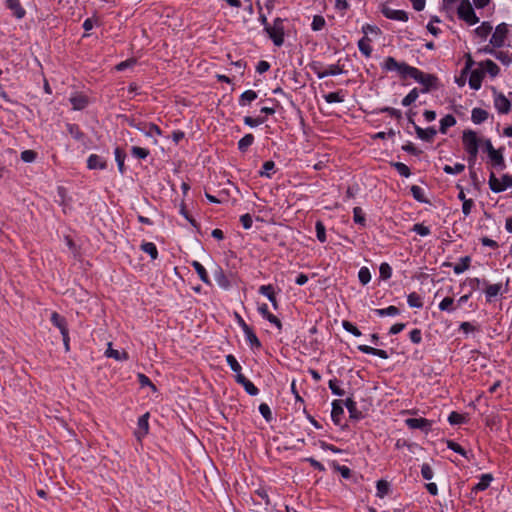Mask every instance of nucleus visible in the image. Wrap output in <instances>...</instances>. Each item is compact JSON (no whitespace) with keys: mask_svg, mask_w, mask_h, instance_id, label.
I'll list each match as a JSON object with an SVG mask.
<instances>
[{"mask_svg":"<svg viewBox=\"0 0 512 512\" xmlns=\"http://www.w3.org/2000/svg\"><path fill=\"white\" fill-rule=\"evenodd\" d=\"M5 5L17 19L25 17L26 10L21 5L20 0H6Z\"/></svg>","mask_w":512,"mask_h":512,"instance_id":"6e6552de","label":"nucleus"},{"mask_svg":"<svg viewBox=\"0 0 512 512\" xmlns=\"http://www.w3.org/2000/svg\"><path fill=\"white\" fill-rule=\"evenodd\" d=\"M471 263V258L469 256L462 257L460 259V262L454 265L453 271L455 274L459 275L465 272L469 267Z\"/></svg>","mask_w":512,"mask_h":512,"instance_id":"c756f323","label":"nucleus"},{"mask_svg":"<svg viewBox=\"0 0 512 512\" xmlns=\"http://www.w3.org/2000/svg\"><path fill=\"white\" fill-rule=\"evenodd\" d=\"M494 105L497 111L502 114L508 113L511 109V102L503 94L495 96Z\"/></svg>","mask_w":512,"mask_h":512,"instance_id":"9b49d317","label":"nucleus"},{"mask_svg":"<svg viewBox=\"0 0 512 512\" xmlns=\"http://www.w3.org/2000/svg\"><path fill=\"white\" fill-rule=\"evenodd\" d=\"M253 142L254 136L252 134H246L238 141V149L241 152H246Z\"/></svg>","mask_w":512,"mask_h":512,"instance_id":"f704fd0d","label":"nucleus"},{"mask_svg":"<svg viewBox=\"0 0 512 512\" xmlns=\"http://www.w3.org/2000/svg\"><path fill=\"white\" fill-rule=\"evenodd\" d=\"M405 423L410 429H419L425 433L431 430L432 425V422L426 418H408Z\"/></svg>","mask_w":512,"mask_h":512,"instance_id":"423d86ee","label":"nucleus"},{"mask_svg":"<svg viewBox=\"0 0 512 512\" xmlns=\"http://www.w3.org/2000/svg\"><path fill=\"white\" fill-rule=\"evenodd\" d=\"M488 184H489L490 189L495 193L504 191V187L502 185V179L497 178L494 173L490 174Z\"/></svg>","mask_w":512,"mask_h":512,"instance_id":"cd10ccee","label":"nucleus"},{"mask_svg":"<svg viewBox=\"0 0 512 512\" xmlns=\"http://www.w3.org/2000/svg\"><path fill=\"white\" fill-rule=\"evenodd\" d=\"M488 157L494 167H496V168H504L505 167L504 157H503L502 151L500 149H495L494 151H490V153H488Z\"/></svg>","mask_w":512,"mask_h":512,"instance_id":"a211bd4d","label":"nucleus"},{"mask_svg":"<svg viewBox=\"0 0 512 512\" xmlns=\"http://www.w3.org/2000/svg\"><path fill=\"white\" fill-rule=\"evenodd\" d=\"M488 118V112L482 108H474L471 113V120L475 124H481Z\"/></svg>","mask_w":512,"mask_h":512,"instance_id":"bb28decb","label":"nucleus"},{"mask_svg":"<svg viewBox=\"0 0 512 512\" xmlns=\"http://www.w3.org/2000/svg\"><path fill=\"white\" fill-rule=\"evenodd\" d=\"M343 404L346 406L350 418L359 420L363 417L362 413L357 409L356 402L352 398H347Z\"/></svg>","mask_w":512,"mask_h":512,"instance_id":"412c9836","label":"nucleus"},{"mask_svg":"<svg viewBox=\"0 0 512 512\" xmlns=\"http://www.w3.org/2000/svg\"><path fill=\"white\" fill-rule=\"evenodd\" d=\"M416 134L420 139L424 141H432L435 135L437 134V131L433 127H429L426 129L416 127Z\"/></svg>","mask_w":512,"mask_h":512,"instance_id":"5701e85b","label":"nucleus"},{"mask_svg":"<svg viewBox=\"0 0 512 512\" xmlns=\"http://www.w3.org/2000/svg\"><path fill=\"white\" fill-rule=\"evenodd\" d=\"M376 488H377V496L382 498L389 491V483L385 480H379V481H377Z\"/></svg>","mask_w":512,"mask_h":512,"instance_id":"3c124183","label":"nucleus"},{"mask_svg":"<svg viewBox=\"0 0 512 512\" xmlns=\"http://www.w3.org/2000/svg\"><path fill=\"white\" fill-rule=\"evenodd\" d=\"M447 443V447L451 450H453L454 452L462 455L463 457H467V452L456 442L452 441V440H447L446 441Z\"/></svg>","mask_w":512,"mask_h":512,"instance_id":"69168bd1","label":"nucleus"},{"mask_svg":"<svg viewBox=\"0 0 512 512\" xmlns=\"http://www.w3.org/2000/svg\"><path fill=\"white\" fill-rule=\"evenodd\" d=\"M328 386L334 395L343 396L345 394L344 390L340 388L337 378L330 379Z\"/></svg>","mask_w":512,"mask_h":512,"instance_id":"09e8293b","label":"nucleus"},{"mask_svg":"<svg viewBox=\"0 0 512 512\" xmlns=\"http://www.w3.org/2000/svg\"><path fill=\"white\" fill-rule=\"evenodd\" d=\"M455 124H456L455 117L451 114H448L440 120V129L439 130L442 134H445L447 132V129L454 126Z\"/></svg>","mask_w":512,"mask_h":512,"instance_id":"c85d7f7f","label":"nucleus"},{"mask_svg":"<svg viewBox=\"0 0 512 512\" xmlns=\"http://www.w3.org/2000/svg\"><path fill=\"white\" fill-rule=\"evenodd\" d=\"M259 313L268 320L271 324L275 325L279 330L282 329V323L281 321L273 314H271L268 310V306L266 304H262L258 308Z\"/></svg>","mask_w":512,"mask_h":512,"instance_id":"2eb2a0df","label":"nucleus"},{"mask_svg":"<svg viewBox=\"0 0 512 512\" xmlns=\"http://www.w3.org/2000/svg\"><path fill=\"white\" fill-rule=\"evenodd\" d=\"M283 19L276 18L273 21V25H269V27L265 30L268 34L269 38L273 41L276 46H281L284 42V25Z\"/></svg>","mask_w":512,"mask_h":512,"instance_id":"20e7f679","label":"nucleus"},{"mask_svg":"<svg viewBox=\"0 0 512 512\" xmlns=\"http://www.w3.org/2000/svg\"><path fill=\"white\" fill-rule=\"evenodd\" d=\"M380 277L384 280H387L392 275V268L388 263H382L379 268Z\"/></svg>","mask_w":512,"mask_h":512,"instance_id":"e2e57ef3","label":"nucleus"},{"mask_svg":"<svg viewBox=\"0 0 512 512\" xmlns=\"http://www.w3.org/2000/svg\"><path fill=\"white\" fill-rule=\"evenodd\" d=\"M236 381L243 386L244 390L251 396H255L259 393L258 388L248 380L243 374L236 375Z\"/></svg>","mask_w":512,"mask_h":512,"instance_id":"f8f14e48","label":"nucleus"},{"mask_svg":"<svg viewBox=\"0 0 512 512\" xmlns=\"http://www.w3.org/2000/svg\"><path fill=\"white\" fill-rule=\"evenodd\" d=\"M259 412L266 421H270L272 419L271 409L266 403H261L259 405Z\"/></svg>","mask_w":512,"mask_h":512,"instance_id":"774afa93","label":"nucleus"},{"mask_svg":"<svg viewBox=\"0 0 512 512\" xmlns=\"http://www.w3.org/2000/svg\"><path fill=\"white\" fill-rule=\"evenodd\" d=\"M479 66L481 67V70H483L484 72H487L488 74L491 75V77H495L499 74V67L498 65L493 62L492 60H485V61H482L479 63Z\"/></svg>","mask_w":512,"mask_h":512,"instance_id":"aec40b11","label":"nucleus"},{"mask_svg":"<svg viewBox=\"0 0 512 512\" xmlns=\"http://www.w3.org/2000/svg\"><path fill=\"white\" fill-rule=\"evenodd\" d=\"M342 327L344 328L345 331L353 334L356 337H359L362 335L361 331L355 325H353L351 322H349L347 320H344L342 322Z\"/></svg>","mask_w":512,"mask_h":512,"instance_id":"6e6d98bb","label":"nucleus"},{"mask_svg":"<svg viewBox=\"0 0 512 512\" xmlns=\"http://www.w3.org/2000/svg\"><path fill=\"white\" fill-rule=\"evenodd\" d=\"M358 349L364 354L377 356L381 359H388L389 357L388 353L385 350L374 348L368 345H359Z\"/></svg>","mask_w":512,"mask_h":512,"instance_id":"f3484780","label":"nucleus"},{"mask_svg":"<svg viewBox=\"0 0 512 512\" xmlns=\"http://www.w3.org/2000/svg\"><path fill=\"white\" fill-rule=\"evenodd\" d=\"M149 153H150L149 150L146 148H142V147H138V146H133L131 148L132 156H134L135 158H138V159H146L149 156Z\"/></svg>","mask_w":512,"mask_h":512,"instance_id":"49530a36","label":"nucleus"},{"mask_svg":"<svg viewBox=\"0 0 512 512\" xmlns=\"http://www.w3.org/2000/svg\"><path fill=\"white\" fill-rule=\"evenodd\" d=\"M392 165L401 176L406 178L410 176V169L406 164L402 162H395Z\"/></svg>","mask_w":512,"mask_h":512,"instance_id":"5fc2aeb1","label":"nucleus"},{"mask_svg":"<svg viewBox=\"0 0 512 512\" xmlns=\"http://www.w3.org/2000/svg\"><path fill=\"white\" fill-rule=\"evenodd\" d=\"M259 293L269 299L274 309L278 308V302L272 285L269 284L260 286Z\"/></svg>","mask_w":512,"mask_h":512,"instance_id":"dca6fc26","label":"nucleus"},{"mask_svg":"<svg viewBox=\"0 0 512 512\" xmlns=\"http://www.w3.org/2000/svg\"><path fill=\"white\" fill-rule=\"evenodd\" d=\"M274 167H275V163L273 161H271V160L266 161L263 164L262 169L259 172L260 176L270 178L271 177L270 171L273 170Z\"/></svg>","mask_w":512,"mask_h":512,"instance_id":"680f3d73","label":"nucleus"},{"mask_svg":"<svg viewBox=\"0 0 512 512\" xmlns=\"http://www.w3.org/2000/svg\"><path fill=\"white\" fill-rule=\"evenodd\" d=\"M343 73V67L339 64H331L325 67V73L324 75L328 76H336Z\"/></svg>","mask_w":512,"mask_h":512,"instance_id":"8fccbe9b","label":"nucleus"},{"mask_svg":"<svg viewBox=\"0 0 512 512\" xmlns=\"http://www.w3.org/2000/svg\"><path fill=\"white\" fill-rule=\"evenodd\" d=\"M353 218L355 223H358L362 226L365 225V216L363 210L360 207H355L353 209Z\"/></svg>","mask_w":512,"mask_h":512,"instance_id":"0e129e2a","label":"nucleus"},{"mask_svg":"<svg viewBox=\"0 0 512 512\" xmlns=\"http://www.w3.org/2000/svg\"><path fill=\"white\" fill-rule=\"evenodd\" d=\"M70 102L75 110H82L88 105V98L83 94H75L70 97Z\"/></svg>","mask_w":512,"mask_h":512,"instance_id":"4be33fe9","label":"nucleus"},{"mask_svg":"<svg viewBox=\"0 0 512 512\" xmlns=\"http://www.w3.org/2000/svg\"><path fill=\"white\" fill-rule=\"evenodd\" d=\"M344 413L343 409V401L342 400H334L332 402V411H331V418L335 424H340L341 417Z\"/></svg>","mask_w":512,"mask_h":512,"instance_id":"4468645a","label":"nucleus"},{"mask_svg":"<svg viewBox=\"0 0 512 512\" xmlns=\"http://www.w3.org/2000/svg\"><path fill=\"white\" fill-rule=\"evenodd\" d=\"M484 77V71L481 69H476L471 71L469 77V86L473 90H479L482 85V80Z\"/></svg>","mask_w":512,"mask_h":512,"instance_id":"ddd939ff","label":"nucleus"},{"mask_svg":"<svg viewBox=\"0 0 512 512\" xmlns=\"http://www.w3.org/2000/svg\"><path fill=\"white\" fill-rule=\"evenodd\" d=\"M491 481L492 476L490 474H484L482 475L480 481L473 487V490L484 491L489 487Z\"/></svg>","mask_w":512,"mask_h":512,"instance_id":"58836bf2","label":"nucleus"},{"mask_svg":"<svg viewBox=\"0 0 512 512\" xmlns=\"http://www.w3.org/2000/svg\"><path fill=\"white\" fill-rule=\"evenodd\" d=\"M421 475L425 480H431L434 476L432 467L427 463L422 464Z\"/></svg>","mask_w":512,"mask_h":512,"instance_id":"338daca9","label":"nucleus"},{"mask_svg":"<svg viewBox=\"0 0 512 512\" xmlns=\"http://www.w3.org/2000/svg\"><path fill=\"white\" fill-rule=\"evenodd\" d=\"M457 307L454 305V299L451 297H445L440 303H439V309L441 311H447V312H453L456 310Z\"/></svg>","mask_w":512,"mask_h":512,"instance_id":"a19ab883","label":"nucleus"},{"mask_svg":"<svg viewBox=\"0 0 512 512\" xmlns=\"http://www.w3.org/2000/svg\"><path fill=\"white\" fill-rule=\"evenodd\" d=\"M226 363L228 364L232 371L237 373V375L241 374V365L238 363L237 359L232 354L226 355Z\"/></svg>","mask_w":512,"mask_h":512,"instance_id":"79ce46f5","label":"nucleus"},{"mask_svg":"<svg viewBox=\"0 0 512 512\" xmlns=\"http://www.w3.org/2000/svg\"><path fill=\"white\" fill-rule=\"evenodd\" d=\"M399 309L396 306H389L387 308L383 309H375L374 313L377 314L380 317L385 316H396L399 314Z\"/></svg>","mask_w":512,"mask_h":512,"instance_id":"ea45409f","label":"nucleus"},{"mask_svg":"<svg viewBox=\"0 0 512 512\" xmlns=\"http://www.w3.org/2000/svg\"><path fill=\"white\" fill-rule=\"evenodd\" d=\"M141 250L144 251L145 253L149 254L152 260H155L158 257L157 247L152 242H144L141 245Z\"/></svg>","mask_w":512,"mask_h":512,"instance_id":"c9c22d12","label":"nucleus"},{"mask_svg":"<svg viewBox=\"0 0 512 512\" xmlns=\"http://www.w3.org/2000/svg\"><path fill=\"white\" fill-rule=\"evenodd\" d=\"M358 49L364 54L366 57H370L372 53V47L370 45V39L368 37H363L358 41Z\"/></svg>","mask_w":512,"mask_h":512,"instance_id":"72a5a7b5","label":"nucleus"},{"mask_svg":"<svg viewBox=\"0 0 512 512\" xmlns=\"http://www.w3.org/2000/svg\"><path fill=\"white\" fill-rule=\"evenodd\" d=\"M51 322L60 330L63 339L66 340L68 338V328L65 319L57 312H53L51 315Z\"/></svg>","mask_w":512,"mask_h":512,"instance_id":"9d476101","label":"nucleus"},{"mask_svg":"<svg viewBox=\"0 0 512 512\" xmlns=\"http://www.w3.org/2000/svg\"><path fill=\"white\" fill-rule=\"evenodd\" d=\"M407 303L412 308H421L423 306L422 297L416 292H412L408 295Z\"/></svg>","mask_w":512,"mask_h":512,"instance_id":"4c0bfd02","label":"nucleus"},{"mask_svg":"<svg viewBox=\"0 0 512 512\" xmlns=\"http://www.w3.org/2000/svg\"><path fill=\"white\" fill-rule=\"evenodd\" d=\"M411 193L415 200H417L421 203L427 202L424 197V190L420 186H418V185L411 186Z\"/></svg>","mask_w":512,"mask_h":512,"instance_id":"de8ad7c7","label":"nucleus"},{"mask_svg":"<svg viewBox=\"0 0 512 512\" xmlns=\"http://www.w3.org/2000/svg\"><path fill=\"white\" fill-rule=\"evenodd\" d=\"M492 30H493V26L491 25V23L484 21L481 23L480 26H478L474 30V32L479 38L486 39L489 36V34L492 32Z\"/></svg>","mask_w":512,"mask_h":512,"instance_id":"393cba45","label":"nucleus"},{"mask_svg":"<svg viewBox=\"0 0 512 512\" xmlns=\"http://www.w3.org/2000/svg\"><path fill=\"white\" fill-rule=\"evenodd\" d=\"M419 96V92L417 88L412 89L403 99H402V105L407 107L414 103Z\"/></svg>","mask_w":512,"mask_h":512,"instance_id":"c03bdc74","label":"nucleus"},{"mask_svg":"<svg viewBox=\"0 0 512 512\" xmlns=\"http://www.w3.org/2000/svg\"><path fill=\"white\" fill-rule=\"evenodd\" d=\"M502 288V284H490L486 287L485 295L488 301H491L492 298L496 297Z\"/></svg>","mask_w":512,"mask_h":512,"instance_id":"e433bc0d","label":"nucleus"},{"mask_svg":"<svg viewBox=\"0 0 512 512\" xmlns=\"http://www.w3.org/2000/svg\"><path fill=\"white\" fill-rule=\"evenodd\" d=\"M412 231L423 237L428 236L430 234V228L422 223L414 224L412 227Z\"/></svg>","mask_w":512,"mask_h":512,"instance_id":"4d7b16f0","label":"nucleus"},{"mask_svg":"<svg viewBox=\"0 0 512 512\" xmlns=\"http://www.w3.org/2000/svg\"><path fill=\"white\" fill-rule=\"evenodd\" d=\"M382 68L387 71H397L401 77H410L419 84L423 85V93L429 92L436 87L437 77L432 74L424 73L416 67H412L405 62H397L395 58L389 56L384 60Z\"/></svg>","mask_w":512,"mask_h":512,"instance_id":"f257e3e1","label":"nucleus"},{"mask_svg":"<svg viewBox=\"0 0 512 512\" xmlns=\"http://www.w3.org/2000/svg\"><path fill=\"white\" fill-rule=\"evenodd\" d=\"M509 33V27L506 23H501L496 26L491 38L490 44L493 47H502L505 44V40L507 39Z\"/></svg>","mask_w":512,"mask_h":512,"instance_id":"39448f33","label":"nucleus"},{"mask_svg":"<svg viewBox=\"0 0 512 512\" xmlns=\"http://www.w3.org/2000/svg\"><path fill=\"white\" fill-rule=\"evenodd\" d=\"M495 57L504 65H510L512 63V55L508 52L497 51V53H495Z\"/></svg>","mask_w":512,"mask_h":512,"instance_id":"13d9d810","label":"nucleus"},{"mask_svg":"<svg viewBox=\"0 0 512 512\" xmlns=\"http://www.w3.org/2000/svg\"><path fill=\"white\" fill-rule=\"evenodd\" d=\"M148 418L149 414L146 413L139 417L138 423H137V429L135 430V436L138 440H141L145 435H147L149 430V424H148Z\"/></svg>","mask_w":512,"mask_h":512,"instance_id":"1a4fd4ad","label":"nucleus"},{"mask_svg":"<svg viewBox=\"0 0 512 512\" xmlns=\"http://www.w3.org/2000/svg\"><path fill=\"white\" fill-rule=\"evenodd\" d=\"M458 17L465 21L468 25H475L479 22V18L474 12V9L469 0H459L457 7Z\"/></svg>","mask_w":512,"mask_h":512,"instance_id":"7ed1b4c3","label":"nucleus"},{"mask_svg":"<svg viewBox=\"0 0 512 512\" xmlns=\"http://www.w3.org/2000/svg\"><path fill=\"white\" fill-rule=\"evenodd\" d=\"M87 166L89 169L103 170L106 168V161L102 157H100L96 154H91L88 157Z\"/></svg>","mask_w":512,"mask_h":512,"instance_id":"6ab92c4d","label":"nucleus"},{"mask_svg":"<svg viewBox=\"0 0 512 512\" xmlns=\"http://www.w3.org/2000/svg\"><path fill=\"white\" fill-rule=\"evenodd\" d=\"M106 355L107 357L114 358L119 361L128 359V354L125 351H118L113 349L111 343L108 344Z\"/></svg>","mask_w":512,"mask_h":512,"instance_id":"473e14b6","label":"nucleus"},{"mask_svg":"<svg viewBox=\"0 0 512 512\" xmlns=\"http://www.w3.org/2000/svg\"><path fill=\"white\" fill-rule=\"evenodd\" d=\"M448 421L451 425L462 424L465 421V416L455 411L451 412Z\"/></svg>","mask_w":512,"mask_h":512,"instance_id":"052dcab7","label":"nucleus"},{"mask_svg":"<svg viewBox=\"0 0 512 512\" xmlns=\"http://www.w3.org/2000/svg\"><path fill=\"white\" fill-rule=\"evenodd\" d=\"M191 265L197 272L201 281L205 284H210V279H209L208 273H207L206 269L204 268V266L196 260L192 261Z\"/></svg>","mask_w":512,"mask_h":512,"instance_id":"a878e982","label":"nucleus"},{"mask_svg":"<svg viewBox=\"0 0 512 512\" xmlns=\"http://www.w3.org/2000/svg\"><path fill=\"white\" fill-rule=\"evenodd\" d=\"M324 99L327 103H341L344 101L343 96L340 95V92H330L324 95Z\"/></svg>","mask_w":512,"mask_h":512,"instance_id":"864d4df0","label":"nucleus"},{"mask_svg":"<svg viewBox=\"0 0 512 512\" xmlns=\"http://www.w3.org/2000/svg\"><path fill=\"white\" fill-rule=\"evenodd\" d=\"M358 278L363 285L368 284L371 280V273L369 269L367 267L360 268L358 272Z\"/></svg>","mask_w":512,"mask_h":512,"instance_id":"603ef678","label":"nucleus"},{"mask_svg":"<svg viewBox=\"0 0 512 512\" xmlns=\"http://www.w3.org/2000/svg\"><path fill=\"white\" fill-rule=\"evenodd\" d=\"M381 11L388 19L402 22H406L408 20V14L404 10H396L388 6H384Z\"/></svg>","mask_w":512,"mask_h":512,"instance_id":"0eeeda50","label":"nucleus"},{"mask_svg":"<svg viewBox=\"0 0 512 512\" xmlns=\"http://www.w3.org/2000/svg\"><path fill=\"white\" fill-rule=\"evenodd\" d=\"M325 23V19L322 16L316 15L313 17L311 28L314 31H320L324 28Z\"/></svg>","mask_w":512,"mask_h":512,"instance_id":"bf43d9fd","label":"nucleus"},{"mask_svg":"<svg viewBox=\"0 0 512 512\" xmlns=\"http://www.w3.org/2000/svg\"><path fill=\"white\" fill-rule=\"evenodd\" d=\"M244 334L246 341L250 344L252 348H259L261 346L258 337L248 325H244Z\"/></svg>","mask_w":512,"mask_h":512,"instance_id":"b1692460","label":"nucleus"},{"mask_svg":"<svg viewBox=\"0 0 512 512\" xmlns=\"http://www.w3.org/2000/svg\"><path fill=\"white\" fill-rule=\"evenodd\" d=\"M465 169V165L462 163H455L453 166L445 165L443 171L447 174L455 175L460 174Z\"/></svg>","mask_w":512,"mask_h":512,"instance_id":"37998d69","label":"nucleus"},{"mask_svg":"<svg viewBox=\"0 0 512 512\" xmlns=\"http://www.w3.org/2000/svg\"><path fill=\"white\" fill-rule=\"evenodd\" d=\"M257 98V93L253 90H246L239 98L240 106H247Z\"/></svg>","mask_w":512,"mask_h":512,"instance_id":"7c9ffc66","label":"nucleus"},{"mask_svg":"<svg viewBox=\"0 0 512 512\" xmlns=\"http://www.w3.org/2000/svg\"><path fill=\"white\" fill-rule=\"evenodd\" d=\"M482 140L478 138L477 133L473 130H465L462 135V143L468 154L469 164L472 166L477 159L479 146Z\"/></svg>","mask_w":512,"mask_h":512,"instance_id":"f03ea898","label":"nucleus"},{"mask_svg":"<svg viewBox=\"0 0 512 512\" xmlns=\"http://www.w3.org/2000/svg\"><path fill=\"white\" fill-rule=\"evenodd\" d=\"M315 229H316V237H317V239L321 243L326 242V240H327V238H326V228H325L324 224L322 223V221H317L316 222Z\"/></svg>","mask_w":512,"mask_h":512,"instance_id":"a18cd8bd","label":"nucleus"},{"mask_svg":"<svg viewBox=\"0 0 512 512\" xmlns=\"http://www.w3.org/2000/svg\"><path fill=\"white\" fill-rule=\"evenodd\" d=\"M114 155H115V160L117 162L119 172L121 174H124V172H125L124 161L126 158L125 152L121 148L117 147L114 151Z\"/></svg>","mask_w":512,"mask_h":512,"instance_id":"2f4dec72","label":"nucleus"}]
</instances>
